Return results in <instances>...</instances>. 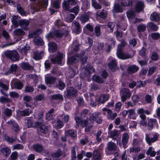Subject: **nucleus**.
Here are the masks:
<instances>
[{
  "mask_svg": "<svg viewBox=\"0 0 160 160\" xmlns=\"http://www.w3.org/2000/svg\"><path fill=\"white\" fill-rule=\"evenodd\" d=\"M4 54L7 58L13 61H16L19 59V54L16 50L7 51Z\"/></svg>",
  "mask_w": 160,
  "mask_h": 160,
  "instance_id": "nucleus-1",
  "label": "nucleus"
},
{
  "mask_svg": "<svg viewBox=\"0 0 160 160\" xmlns=\"http://www.w3.org/2000/svg\"><path fill=\"white\" fill-rule=\"evenodd\" d=\"M88 59V56L87 55H85L84 57L80 58L82 66H83L84 70H95L93 66L90 64L88 63L86 66L84 65L86 63Z\"/></svg>",
  "mask_w": 160,
  "mask_h": 160,
  "instance_id": "nucleus-2",
  "label": "nucleus"
},
{
  "mask_svg": "<svg viewBox=\"0 0 160 160\" xmlns=\"http://www.w3.org/2000/svg\"><path fill=\"white\" fill-rule=\"evenodd\" d=\"M63 58V54L62 52H58L56 56L51 59V62L54 64H57L59 65L62 64Z\"/></svg>",
  "mask_w": 160,
  "mask_h": 160,
  "instance_id": "nucleus-3",
  "label": "nucleus"
},
{
  "mask_svg": "<svg viewBox=\"0 0 160 160\" xmlns=\"http://www.w3.org/2000/svg\"><path fill=\"white\" fill-rule=\"evenodd\" d=\"M137 112L142 119L140 122V125L143 126H146L147 125V122L146 121V117L145 114H143L144 109L142 108H139L137 110Z\"/></svg>",
  "mask_w": 160,
  "mask_h": 160,
  "instance_id": "nucleus-4",
  "label": "nucleus"
},
{
  "mask_svg": "<svg viewBox=\"0 0 160 160\" xmlns=\"http://www.w3.org/2000/svg\"><path fill=\"white\" fill-rule=\"evenodd\" d=\"M117 55L119 58L122 60L129 59L131 58V55L128 53L125 54L123 53V50L121 48L117 49Z\"/></svg>",
  "mask_w": 160,
  "mask_h": 160,
  "instance_id": "nucleus-5",
  "label": "nucleus"
},
{
  "mask_svg": "<svg viewBox=\"0 0 160 160\" xmlns=\"http://www.w3.org/2000/svg\"><path fill=\"white\" fill-rule=\"evenodd\" d=\"M159 135L158 133H156L153 135V137L150 138L149 134H145V140L149 145H151L152 143L156 141L158 138Z\"/></svg>",
  "mask_w": 160,
  "mask_h": 160,
  "instance_id": "nucleus-6",
  "label": "nucleus"
},
{
  "mask_svg": "<svg viewBox=\"0 0 160 160\" xmlns=\"http://www.w3.org/2000/svg\"><path fill=\"white\" fill-rule=\"evenodd\" d=\"M35 124V126H33L34 127L38 128L39 127L38 130L40 133L45 134L48 132V127L44 125L41 124L39 122H36Z\"/></svg>",
  "mask_w": 160,
  "mask_h": 160,
  "instance_id": "nucleus-7",
  "label": "nucleus"
},
{
  "mask_svg": "<svg viewBox=\"0 0 160 160\" xmlns=\"http://www.w3.org/2000/svg\"><path fill=\"white\" fill-rule=\"evenodd\" d=\"M121 100L122 102L126 101L130 97L131 94L127 88H123L121 91Z\"/></svg>",
  "mask_w": 160,
  "mask_h": 160,
  "instance_id": "nucleus-8",
  "label": "nucleus"
},
{
  "mask_svg": "<svg viewBox=\"0 0 160 160\" xmlns=\"http://www.w3.org/2000/svg\"><path fill=\"white\" fill-rule=\"evenodd\" d=\"M19 65L23 70H34L33 67L28 62H22Z\"/></svg>",
  "mask_w": 160,
  "mask_h": 160,
  "instance_id": "nucleus-9",
  "label": "nucleus"
},
{
  "mask_svg": "<svg viewBox=\"0 0 160 160\" xmlns=\"http://www.w3.org/2000/svg\"><path fill=\"white\" fill-rule=\"evenodd\" d=\"M89 12H84L81 14L79 17V19L81 23H84L88 22L89 19V15L88 14Z\"/></svg>",
  "mask_w": 160,
  "mask_h": 160,
  "instance_id": "nucleus-10",
  "label": "nucleus"
},
{
  "mask_svg": "<svg viewBox=\"0 0 160 160\" xmlns=\"http://www.w3.org/2000/svg\"><path fill=\"white\" fill-rule=\"evenodd\" d=\"M77 91L76 89L72 87L68 88L66 92V95L68 97H74L76 96Z\"/></svg>",
  "mask_w": 160,
  "mask_h": 160,
  "instance_id": "nucleus-11",
  "label": "nucleus"
},
{
  "mask_svg": "<svg viewBox=\"0 0 160 160\" xmlns=\"http://www.w3.org/2000/svg\"><path fill=\"white\" fill-rule=\"evenodd\" d=\"M144 8V4L142 1H139L137 2L135 7V11L139 13L143 10Z\"/></svg>",
  "mask_w": 160,
  "mask_h": 160,
  "instance_id": "nucleus-12",
  "label": "nucleus"
},
{
  "mask_svg": "<svg viewBox=\"0 0 160 160\" xmlns=\"http://www.w3.org/2000/svg\"><path fill=\"white\" fill-rule=\"evenodd\" d=\"M48 51L51 53H53L57 51V44L53 42H49L48 44Z\"/></svg>",
  "mask_w": 160,
  "mask_h": 160,
  "instance_id": "nucleus-13",
  "label": "nucleus"
},
{
  "mask_svg": "<svg viewBox=\"0 0 160 160\" xmlns=\"http://www.w3.org/2000/svg\"><path fill=\"white\" fill-rule=\"evenodd\" d=\"M117 62L115 59L111 60L108 64V67L111 70H116L117 68Z\"/></svg>",
  "mask_w": 160,
  "mask_h": 160,
  "instance_id": "nucleus-14",
  "label": "nucleus"
},
{
  "mask_svg": "<svg viewBox=\"0 0 160 160\" xmlns=\"http://www.w3.org/2000/svg\"><path fill=\"white\" fill-rule=\"evenodd\" d=\"M77 62L78 60L76 55L72 56L70 57H68V58L67 62L68 66H70Z\"/></svg>",
  "mask_w": 160,
  "mask_h": 160,
  "instance_id": "nucleus-15",
  "label": "nucleus"
},
{
  "mask_svg": "<svg viewBox=\"0 0 160 160\" xmlns=\"http://www.w3.org/2000/svg\"><path fill=\"white\" fill-rule=\"evenodd\" d=\"M109 99L108 95L103 94L101 95L98 100L99 104L104 103Z\"/></svg>",
  "mask_w": 160,
  "mask_h": 160,
  "instance_id": "nucleus-16",
  "label": "nucleus"
},
{
  "mask_svg": "<svg viewBox=\"0 0 160 160\" xmlns=\"http://www.w3.org/2000/svg\"><path fill=\"white\" fill-rule=\"evenodd\" d=\"M57 79L53 77H47L45 78V81L47 84H54Z\"/></svg>",
  "mask_w": 160,
  "mask_h": 160,
  "instance_id": "nucleus-17",
  "label": "nucleus"
},
{
  "mask_svg": "<svg viewBox=\"0 0 160 160\" xmlns=\"http://www.w3.org/2000/svg\"><path fill=\"white\" fill-rule=\"evenodd\" d=\"M115 13H122L123 12V9L118 3H115L114 6V8L112 10Z\"/></svg>",
  "mask_w": 160,
  "mask_h": 160,
  "instance_id": "nucleus-18",
  "label": "nucleus"
},
{
  "mask_svg": "<svg viewBox=\"0 0 160 160\" xmlns=\"http://www.w3.org/2000/svg\"><path fill=\"white\" fill-rule=\"evenodd\" d=\"M62 154V150L60 149H59L56 152H53L51 156L53 159L56 160L60 157Z\"/></svg>",
  "mask_w": 160,
  "mask_h": 160,
  "instance_id": "nucleus-19",
  "label": "nucleus"
},
{
  "mask_svg": "<svg viewBox=\"0 0 160 160\" xmlns=\"http://www.w3.org/2000/svg\"><path fill=\"white\" fill-rule=\"evenodd\" d=\"M66 136H69L71 137L75 138L77 136L76 132L73 130H68L65 132Z\"/></svg>",
  "mask_w": 160,
  "mask_h": 160,
  "instance_id": "nucleus-20",
  "label": "nucleus"
},
{
  "mask_svg": "<svg viewBox=\"0 0 160 160\" xmlns=\"http://www.w3.org/2000/svg\"><path fill=\"white\" fill-rule=\"evenodd\" d=\"M11 19V22L14 26L17 27L19 26L20 21L18 16H14Z\"/></svg>",
  "mask_w": 160,
  "mask_h": 160,
  "instance_id": "nucleus-21",
  "label": "nucleus"
},
{
  "mask_svg": "<svg viewBox=\"0 0 160 160\" xmlns=\"http://www.w3.org/2000/svg\"><path fill=\"white\" fill-rule=\"evenodd\" d=\"M32 148L35 151L38 152H41L43 149L42 146L39 144H34L32 146Z\"/></svg>",
  "mask_w": 160,
  "mask_h": 160,
  "instance_id": "nucleus-22",
  "label": "nucleus"
},
{
  "mask_svg": "<svg viewBox=\"0 0 160 160\" xmlns=\"http://www.w3.org/2000/svg\"><path fill=\"white\" fill-rule=\"evenodd\" d=\"M129 138V136L128 134L124 133L123 134L122 136V142L124 147L127 143Z\"/></svg>",
  "mask_w": 160,
  "mask_h": 160,
  "instance_id": "nucleus-23",
  "label": "nucleus"
},
{
  "mask_svg": "<svg viewBox=\"0 0 160 160\" xmlns=\"http://www.w3.org/2000/svg\"><path fill=\"white\" fill-rule=\"evenodd\" d=\"M1 152L4 156H8L10 154L11 150L8 148L5 147L1 148Z\"/></svg>",
  "mask_w": 160,
  "mask_h": 160,
  "instance_id": "nucleus-24",
  "label": "nucleus"
},
{
  "mask_svg": "<svg viewBox=\"0 0 160 160\" xmlns=\"http://www.w3.org/2000/svg\"><path fill=\"white\" fill-rule=\"evenodd\" d=\"M43 53V52L42 51L40 52L37 51L34 53L33 58L35 60H40L41 59L42 57V54Z\"/></svg>",
  "mask_w": 160,
  "mask_h": 160,
  "instance_id": "nucleus-25",
  "label": "nucleus"
},
{
  "mask_svg": "<svg viewBox=\"0 0 160 160\" xmlns=\"http://www.w3.org/2000/svg\"><path fill=\"white\" fill-rule=\"evenodd\" d=\"M19 114L21 116H28L32 112L29 109H25L22 111H19Z\"/></svg>",
  "mask_w": 160,
  "mask_h": 160,
  "instance_id": "nucleus-26",
  "label": "nucleus"
},
{
  "mask_svg": "<svg viewBox=\"0 0 160 160\" xmlns=\"http://www.w3.org/2000/svg\"><path fill=\"white\" fill-rule=\"evenodd\" d=\"M107 147L108 149L111 151H115L117 148L115 144L111 142L108 143Z\"/></svg>",
  "mask_w": 160,
  "mask_h": 160,
  "instance_id": "nucleus-27",
  "label": "nucleus"
},
{
  "mask_svg": "<svg viewBox=\"0 0 160 160\" xmlns=\"http://www.w3.org/2000/svg\"><path fill=\"white\" fill-rule=\"evenodd\" d=\"M101 155L99 152L95 150L93 152V158L94 160H101Z\"/></svg>",
  "mask_w": 160,
  "mask_h": 160,
  "instance_id": "nucleus-28",
  "label": "nucleus"
},
{
  "mask_svg": "<svg viewBox=\"0 0 160 160\" xmlns=\"http://www.w3.org/2000/svg\"><path fill=\"white\" fill-rule=\"evenodd\" d=\"M99 115V113L95 112L92 113L89 117V120L92 122H94L96 120L97 118Z\"/></svg>",
  "mask_w": 160,
  "mask_h": 160,
  "instance_id": "nucleus-29",
  "label": "nucleus"
},
{
  "mask_svg": "<svg viewBox=\"0 0 160 160\" xmlns=\"http://www.w3.org/2000/svg\"><path fill=\"white\" fill-rule=\"evenodd\" d=\"M146 154L147 155H150L151 157H154L156 155V152L152 147H150L146 152Z\"/></svg>",
  "mask_w": 160,
  "mask_h": 160,
  "instance_id": "nucleus-30",
  "label": "nucleus"
},
{
  "mask_svg": "<svg viewBox=\"0 0 160 160\" xmlns=\"http://www.w3.org/2000/svg\"><path fill=\"white\" fill-rule=\"evenodd\" d=\"M92 79L93 81L99 83H102L104 82L103 78L97 75H94L92 78Z\"/></svg>",
  "mask_w": 160,
  "mask_h": 160,
  "instance_id": "nucleus-31",
  "label": "nucleus"
},
{
  "mask_svg": "<svg viewBox=\"0 0 160 160\" xmlns=\"http://www.w3.org/2000/svg\"><path fill=\"white\" fill-rule=\"evenodd\" d=\"M34 41L35 44L37 46H42L44 44L43 40L40 37H39V38L35 37Z\"/></svg>",
  "mask_w": 160,
  "mask_h": 160,
  "instance_id": "nucleus-32",
  "label": "nucleus"
},
{
  "mask_svg": "<svg viewBox=\"0 0 160 160\" xmlns=\"http://www.w3.org/2000/svg\"><path fill=\"white\" fill-rule=\"evenodd\" d=\"M14 85V88L18 89H21L23 87V83L20 81L15 82Z\"/></svg>",
  "mask_w": 160,
  "mask_h": 160,
  "instance_id": "nucleus-33",
  "label": "nucleus"
},
{
  "mask_svg": "<svg viewBox=\"0 0 160 160\" xmlns=\"http://www.w3.org/2000/svg\"><path fill=\"white\" fill-rule=\"evenodd\" d=\"M148 27H149L152 31H157L158 29V27L152 22H150L148 24Z\"/></svg>",
  "mask_w": 160,
  "mask_h": 160,
  "instance_id": "nucleus-34",
  "label": "nucleus"
},
{
  "mask_svg": "<svg viewBox=\"0 0 160 160\" xmlns=\"http://www.w3.org/2000/svg\"><path fill=\"white\" fill-rule=\"evenodd\" d=\"M142 143V139L141 138H138L133 139V146H139Z\"/></svg>",
  "mask_w": 160,
  "mask_h": 160,
  "instance_id": "nucleus-35",
  "label": "nucleus"
},
{
  "mask_svg": "<svg viewBox=\"0 0 160 160\" xmlns=\"http://www.w3.org/2000/svg\"><path fill=\"white\" fill-rule=\"evenodd\" d=\"M75 28H74V31L77 34H79L81 30V28L80 25L77 22H76L74 23Z\"/></svg>",
  "mask_w": 160,
  "mask_h": 160,
  "instance_id": "nucleus-36",
  "label": "nucleus"
},
{
  "mask_svg": "<svg viewBox=\"0 0 160 160\" xmlns=\"http://www.w3.org/2000/svg\"><path fill=\"white\" fill-rule=\"evenodd\" d=\"M8 123L9 124L12 125V126L13 127V128L14 129V130L15 132H18L19 130L18 125L16 123H15L14 121L10 120L9 121H8Z\"/></svg>",
  "mask_w": 160,
  "mask_h": 160,
  "instance_id": "nucleus-37",
  "label": "nucleus"
},
{
  "mask_svg": "<svg viewBox=\"0 0 160 160\" xmlns=\"http://www.w3.org/2000/svg\"><path fill=\"white\" fill-rule=\"evenodd\" d=\"M156 122L155 119H150L148 121V130H151L153 128V123H155Z\"/></svg>",
  "mask_w": 160,
  "mask_h": 160,
  "instance_id": "nucleus-38",
  "label": "nucleus"
},
{
  "mask_svg": "<svg viewBox=\"0 0 160 160\" xmlns=\"http://www.w3.org/2000/svg\"><path fill=\"white\" fill-rule=\"evenodd\" d=\"M146 25L142 24H139L137 28L138 32H144L146 30Z\"/></svg>",
  "mask_w": 160,
  "mask_h": 160,
  "instance_id": "nucleus-39",
  "label": "nucleus"
},
{
  "mask_svg": "<svg viewBox=\"0 0 160 160\" xmlns=\"http://www.w3.org/2000/svg\"><path fill=\"white\" fill-rule=\"evenodd\" d=\"M150 19L152 21L157 22L159 21V17L157 13L155 12L151 14Z\"/></svg>",
  "mask_w": 160,
  "mask_h": 160,
  "instance_id": "nucleus-40",
  "label": "nucleus"
},
{
  "mask_svg": "<svg viewBox=\"0 0 160 160\" xmlns=\"http://www.w3.org/2000/svg\"><path fill=\"white\" fill-rule=\"evenodd\" d=\"M135 11L131 9L127 12V16L128 18H132L135 17Z\"/></svg>",
  "mask_w": 160,
  "mask_h": 160,
  "instance_id": "nucleus-41",
  "label": "nucleus"
},
{
  "mask_svg": "<svg viewBox=\"0 0 160 160\" xmlns=\"http://www.w3.org/2000/svg\"><path fill=\"white\" fill-rule=\"evenodd\" d=\"M53 32L54 36L57 38H62L63 37V33L60 30H56Z\"/></svg>",
  "mask_w": 160,
  "mask_h": 160,
  "instance_id": "nucleus-42",
  "label": "nucleus"
},
{
  "mask_svg": "<svg viewBox=\"0 0 160 160\" xmlns=\"http://www.w3.org/2000/svg\"><path fill=\"white\" fill-rule=\"evenodd\" d=\"M94 32L95 35L99 37L101 35V27L100 25H97L94 28Z\"/></svg>",
  "mask_w": 160,
  "mask_h": 160,
  "instance_id": "nucleus-43",
  "label": "nucleus"
},
{
  "mask_svg": "<svg viewBox=\"0 0 160 160\" xmlns=\"http://www.w3.org/2000/svg\"><path fill=\"white\" fill-rule=\"evenodd\" d=\"M79 11V8L78 5H76L72 9H70L69 10L70 12L74 13L75 15H77L78 14Z\"/></svg>",
  "mask_w": 160,
  "mask_h": 160,
  "instance_id": "nucleus-44",
  "label": "nucleus"
},
{
  "mask_svg": "<svg viewBox=\"0 0 160 160\" xmlns=\"http://www.w3.org/2000/svg\"><path fill=\"white\" fill-rule=\"evenodd\" d=\"M146 48L143 46L139 52V55L142 57L145 58L146 57Z\"/></svg>",
  "mask_w": 160,
  "mask_h": 160,
  "instance_id": "nucleus-45",
  "label": "nucleus"
},
{
  "mask_svg": "<svg viewBox=\"0 0 160 160\" xmlns=\"http://www.w3.org/2000/svg\"><path fill=\"white\" fill-rule=\"evenodd\" d=\"M54 32H50L49 33H47L46 36V38L47 40L49 42L52 39L54 38Z\"/></svg>",
  "mask_w": 160,
  "mask_h": 160,
  "instance_id": "nucleus-46",
  "label": "nucleus"
},
{
  "mask_svg": "<svg viewBox=\"0 0 160 160\" xmlns=\"http://www.w3.org/2000/svg\"><path fill=\"white\" fill-rule=\"evenodd\" d=\"M63 8L67 11L69 10L70 7L69 3L68 2L67 0H65L63 4Z\"/></svg>",
  "mask_w": 160,
  "mask_h": 160,
  "instance_id": "nucleus-47",
  "label": "nucleus"
},
{
  "mask_svg": "<svg viewBox=\"0 0 160 160\" xmlns=\"http://www.w3.org/2000/svg\"><path fill=\"white\" fill-rule=\"evenodd\" d=\"M92 6L96 9H100L102 8L101 5L97 2L95 0H92Z\"/></svg>",
  "mask_w": 160,
  "mask_h": 160,
  "instance_id": "nucleus-48",
  "label": "nucleus"
},
{
  "mask_svg": "<svg viewBox=\"0 0 160 160\" xmlns=\"http://www.w3.org/2000/svg\"><path fill=\"white\" fill-rule=\"evenodd\" d=\"M109 133L111 137L113 138L117 137L119 134V132L116 130H114L113 131H110Z\"/></svg>",
  "mask_w": 160,
  "mask_h": 160,
  "instance_id": "nucleus-49",
  "label": "nucleus"
},
{
  "mask_svg": "<svg viewBox=\"0 0 160 160\" xmlns=\"http://www.w3.org/2000/svg\"><path fill=\"white\" fill-rule=\"evenodd\" d=\"M77 148V146H73L72 151V160H76V149Z\"/></svg>",
  "mask_w": 160,
  "mask_h": 160,
  "instance_id": "nucleus-50",
  "label": "nucleus"
},
{
  "mask_svg": "<svg viewBox=\"0 0 160 160\" xmlns=\"http://www.w3.org/2000/svg\"><path fill=\"white\" fill-rule=\"evenodd\" d=\"M53 99L63 100V99L62 96L60 94H54L51 96Z\"/></svg>",
  "mask_w": 160,
  "mask_h": 160,
  "instance_id": "nucleus-51",
  "label": "nucleus"
},
{
  "mask_svg": "<svg viewBox=\"0 0 160 160\" xmlns=\"http://www.w3.org/2000/svg\"><path fill=\"white\" fill-rule=\"evenodd\" d=\"M60 2L58 0L54 1L52 2V7L55 9H58L60 8Z\"/></svg>",
  "mask_w": 160,
  "mask_h": 160,
  "instance_id": "nucleus-52",
  "label": "nucleus"
},
{
  "mask_svg": "<svg viewBox=\"0 0 160 160\" xmlns=\"http://www.w3.org/2000/svg\"><path fill=\"white\" fill-rule=\"evenodd\" d=\"M90 6V3L88 1L83 2V5L81 9L84 11H86L89 8Z\"/></svg>",
  "mask_w": 160,
  "mask_h": 160,
  "instance_id": "nucleus-53",
  "label": "nucleus"
},
{
  "mask_svg": "<svg viewBox=\"0 0 160 160\" xmlns=\"http://www.w3.org/2000/svg\"><path fill=\"white\" fill-rule=\"evenodd\" d=\"M132 1L131 0H124L122 2V5L123 6H132Z\"/></svg>",
  "mask_w": 160,
  "mask_h": 160,
  "instance_id": "nucleus-54",
  "label": "nucleus"
},
{
  "mask_svg": "<svg viewBox=\"0 0 160 160\" xmlns=\"http://www.w3.org/2000/svg\"><path fill=\"white\" fill-rule=\"evenodd\" d=\"M65 86V84L64 82H62L61 80H59L58 84L57 85L56 87L59 89L62 90L64 88Z\"/></svg>",
  "mask_w": 160,
  "mask_h": 160,
  "instance_id": "nucleus-55",
  "label": "nucleus"
},
{
  "mask_svg": "<svg viewBox=\"0 0 160 160\" xmlns=\"http://www.w3.org/2000/svg\"><path fill=\"white\" fill-rule=\"evenodd\" d=\"M96 98L94 96H92L91 98L90 101V104L92 107H94L96 105Z\"/></svg>",
  "mask_w": 160,
  "mask_h": 160,
  "instance_id": "nucleus-56",
  "label": "nucleus"
},
{
  "mask_svg": "<svg viewBox=\"0 0 160 160\" xmlns=\"http://www.w3.org/2000/svg\"><path fill=\"white\" fill-rule=\"evenodd\" d=\"M159 56L156 52H153L152 53L151 58L152 61H157L158 59Z\"/></svg>",
  "mask_w": 160,
  "mask_h": 160,
  "instance_id": "nucleus-57",
  "label": "nucleus"
},
{
  "mask_svg": "<svg viewBox=\"0 0 160 160\" xmlns=\"http://www.w3.org/2000/svg\"><path fill=\"white\" fill-rule=\"evenodd\" d=\"M4 114L7 117H10L12 114V110L8 108H5L3 112Z\"/></svg>",
  "mask_w": 160,
  "mask_h": 160,
  "instance_id": "nucleus-58",
  "label": "nucleus"
},
{
  "mask_svg": "<svg viewBox=\"0 0 160 160\" xmlns=\"http://www.w3.org/2000/svg\"><path fill=\"white\" fill-rule=\"evenodd\" d=\"M29 21L26 20H22L19 21V26L24 25L25 27H27L29 23Z\"/></svg>",
  "mask_w": 160,
  "mask_h": 160,
  "instance_id": "nucleus-59",
  "label": "nucleus"
},
{
  "mask_svg": "<svg viewBox=\"0 0 160 160\" xmlns=\"http://www.w3.org/2000/svg\"><path fill=\"white\" fill-rule=\"evenodd\" d=\"M34 90V88L32 86L28 85L25 86L24 91L30 92H33Z\"/></svg>",
  "mask_w": 160,
  "mask_h": 160,
  "instance_id": "nucleus-60",
  "label": "nucleus"
},
{
  "mask_svg": "<svg viewBox=\"0 0 160 160\" xmlns=\"http://www.w3.org/2000/svg\"><path fill=\"white\" fill-rule=\"evenodd\" d=\"M151 37L154 40H158L160 38V34L158 33L154 32L151 34Z\"/></svg>",
  "mask_w": 160,
  "mask_h": 160,
  "instance_id": "nucleus-61",
  "label": "nucleus"
},
{
  "mask_svg": "<svg viewBox=\"0 0 160 160\" xmlns=\"http://www.w3.org/2000/svg\"><path fill=\"white\" fill-rule=\"evenodd\" d=\"M30 47L27 46H24V47H22L21 50L20 52L22 53V54H26L28 52V50H29Z\"/></svg>",
  "mask_w": 160,
  "mask_h": 160,
  "instance_id": "nucleus-62",
  "label": "nucleus"
},
{
  "mask_svg": "<svg viewBox=\"0 0 160 160\" xmlns=\"http://www.w3.org/2000/svg\"><path fill=\"white\" fill-rule=\"evenodd\" d=\"M75 15L72 14L70 13L67 17V22H71L75 18Z\"/></svg>",
  "mask_w": 160,
  "mask_h": 160,
  "instance_id": "nucleus-63",
  "label": "nucleus"
},
{
  "mask_svg": "<svg viewBox=\"0 0 160 160\" xmlns=\"http://www.w3.org/2000/svg\"><path fill=\"white\" fill-rule=\"evenodd\" d=\"M129 43L131 46L134 47L137 44V41L135 38H132L129 40Z\"/></svg>",
  "mask_w": 160,
  "mask_h": 160,
  "instance_id": "nucleus-64",
  "label": "nucleus"
}]
</instances>
